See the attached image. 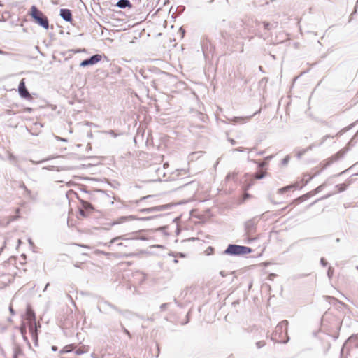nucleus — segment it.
Listing matches in <instances>:
<instances>
[{
  "label": "nucleus",
  "instance_id": "nucleus-1",
  "mask_svg": "<svg viewBox=\"0 0 358 358\" xmlns=\"http://www.w3.org/2000/svg\"><path fill=\"white\" fill-rule=\"evenodd\" d=\"M287 320H285L279 322L271 335V340L280 343H287L289 340L287 336Z\"/></svg>",
  "mask_w": 358,
  "mask_h": 358
},
{
  "label": "nucleus",
  "instance_id": "nucleus-2",
  "mask_svg": "<svg viewBox=\"0 0 358 358\" xmlns=\"http://www.w3.org/2000/svg\"><path fill=\"white\" fill-rule=\"evenodd\" d=\"M252 252V249L247 246L229 244L227 249L223 252L224 255L231 256H243Z\"/></svg>",
  "mask_w": 358,
  "mask_h": 358
},
{
  "label": "nucleus",
  "instance_id": "nucleus-3",
  "mask_svg": "<svg viewBox=\"0 0 358 358\" xmlns=\"http://www.w3.org/2000/svg\"><path fill=\"white\" fill-rule=\"evenodd\" d=\"M30 15L34 22L38 25L45 29H48L49 28L48 17L41 10H39L36 6H31Z\"/></svg>",
  "mask_w": 358,
  "mask_h": 358
},
{
  "label": "nucleus",
  "instance_id": "nucleus-4",
  "mask_svg": "<svg viewBox=\"0 0 358 358\" xmlns=\"http://www.w3.org/2000/svg\"><path fill=\"white\" fill-rule=\"evenodd\" d=\"M102 56L99 54L94 55L90 58L83 60L80 64V67H86L88 66L94 65L101 60Z\"/></svg>",
  "mask_w": 358,
  "mask_h": 358
},
{
  "label": "nucleus",
  "instance_id": "nucleus-5",
  "mask_svg": "<svg viewBox=\"0 0 358 358\" xmlns=\"http://www.w3.org/2000/svg\"><path fill=\"white\" fill-rule=\"evenodd\" d=\"M81 208H80V214L84 217H87L88 214L94 210L93 206L88 201L80 200Z\"/></svg>",
  "mask_w": 358,
  "mask_h": 358
},
{
  "label": "nucleus",
  "instance_id": "nucleus-6",
  "mask_svg": "<svg viewBox=\"0 0 358 358\" xmlns=\"http://www.w3.org/2000/svg\"><path fill=\"white\" fill-rule=\"evenodd\" d=\"M259 113H260V110H259L258 111L255 112L252 115L245 116V117H234L232 118H228L227 120H228L229 122H233L234 124H243L246 123L253 116H255L256 114Z\"/></svg>",
  "mask_w": 358,
  "mask_h": 358
},
{
  "label": "nucleus",
  "instance_id": "nucleus-7",
  "mask_svg": "<svg viewBox=\"0 0 358 358\" xmlns=\"http://www.w3.org/2000/svg\"><path fill=\"white\" fill-rule=\"evenodd\" d=\"M18 92H19V94L20 95V96L24 99H29L31 98L29 91L27 90V89L26 87L24 79H22L20 82V84L18 86Z\"/></svg>",
  "mask_w": 358,
  "mask_h": 358
},
{
  "label": "nucleus",
  "instance_id": "nucleus-8",
  "mask_svg": "<svg viewBox=\"0 0 358 358\" xmlns=\"http://www.w3.org/2000/svg\"><path fill=\"white\" fill-rule=\"evenodd\" d=\"M170 208H171V205H169V204L160 205V206H157L155 207L144 208V209L141 210V212L151 213H155V212L166 210L169 209Z\"/></svg>",
  "mask_w": 358,
  "mask_h": 358
},
{
  "label": "nucleus",
  "instance_id": "nucleus-9",
  "mask_svg": "<svg viewBox=\"0 0 358 358\" xmlns=\"http://www.w3.org/2000/svg\"><path fill=\"white\" fill-rule=\"evenodd\" d=\"M85 193L88 194L87 199L92 200V201H96L99 198H103L107 196L103 190H95L92 192H88L86 191Z\"/></svg>",
  "mask_w": 358,
  "mask_h": 358
},
{
  "label": "nucleus",
  "instance_id": "nucleus-10",
  "mask_svg": "<svg viewBox=\"0 0 358 358\" xmlns=\"http://www.w3.org/2000/svg\"><path fill=\"white\" fill-rule=\"evenodd\" d=\"M60 16L66 22H71L72 21V13L69 9L62 8L60 10Z\"/></svg>",
  "mask_w": 358,
  "mask_h": 358
},
{
  "label": "nucleus",
  "instance_id": "nucleus-11",
  "mask_svg": "<svg viewBox=\"0 0 358 358\" xmlns=\"http://www.w3.org/2000/svg\"><path fill=\"white\" fill-rule=\"evenodd\" d=\"M116 6L120 8L124 9L126 8H131L132 4L129 0H119L116 3Z\"/></svg>",
  "mask_w": 358,
  "mask_h": 358
},
{
  "label": "nucleus",
  "instance_id": "nucleus-12",
  "mask_svg": "<svg viewBox=\"0 0 358 358\" xmlns=\"http://www.w3.org/2000/svg\"><path fill=\"white\" fill-rule=\"evenodd\" d=\"M27 320L30 322V326H32V323H35V320H36L35 313H34V311L28 308L27 310ZM31 328L32 329V327H31Z\"/></svg>",
  "mask_w": 358,
  "mask_h": 358
},
{
  "label": "nucleus",
  "instance_id": "nucleus-13",
  "mask_svg": "<svg viewBox=\"0 0 358 358\" xmlns=\"http://www.w3.org/2000/svg\"><path fill=\"white\" fill-rule=\"evenodd\" d=\"M345 345H354L356 348L358 347V335L350 337Z\"/></svg>",
  "mask_w": 358,
  "mask_h": 358
},
{
  "label": "nucleus",
  "instance_id": "nucleus-14",
  "mask_svg": "<svg viewBox=\"0 0 358 358\" xmlns=\"http://www.w3.org/2000/svg\"><path fill=\"white\" fill-rule=\"evenodd\" d=\"M263 26H264V29H266V30H271V29L277 28L278 26V24L276 22H275L273 23H269V22H263Z\"/></svg>",
  "mask_w": 358,
  "mask_h": 358
},
{
  "label": "nucleus",
  "instance_id": "nucleus-15",
  "mask_svg": "<svg viewBox=\"0 0 358 358\" xmlns=\"http://www.w3.org/2000/svg\"><path fill=\"white\" fill-rule=\"evenodd\" d=\"M294 187H296V185H287L286 187L279 189L278 190V192L279 194H284L285 192H286L289 191V189H293Z\"/></svg>",
  "mask_w": 358,
  "mask_h": 358
},
{
  "label": "nucleus",
  "instance_id": "nucleus-16",
  "mask_svg": "<svg viewBox=\"0 0 358 358\" xmlns=\"http://www.w3.org/2000/svg\"><path fill=\"white\" fill-rule=\"evenodd\" d=\"M73 350V345H66L64 346L60 351V353L61 354H63V353H69V352H72Z\"/></svg>",
  "mask_w": 358,
  "mask_h": 358
},
{
  "label": "nucleus",
  "instance_id": "nucleus-17",
  "mask_svg": "<svg viewBox=\"0 0 358 358\" xmlns=\"http://www.w3.org/2000/svg\"><path fill=\"white\" fill-rule=\"evenodd\" d=\"M131 218H132V216H129V217H120L116 221L113 222L112 224L115 225V224H121V223L124 222V221H126L127 220L131 219Z\"/></svg>",
  "mask_w": 358,
  "mask_h": 358
},
{
  "label": "nucleus",
  "instance_id": "nucleus-18",
  "mask_svg": "<svg viewBox=\"0 0 358 358\" xmlns=\"http://www.w3.org/2000/svg\"><path fill=\"white\" fill-rule=\"evenodd\" d=\"M102 305H103V308H110L114 309L116 311L119 312L120 313H121V311L120 310H118V308L117 307H115V306L110 304V303H108L107 301H104Z\"/></svg>",
  "mask_w": 358,
  "mask_h": 358
},
{
  "label": "nucleus",
  "instance_id": "nucleus-19",
  "mask_svg": "<svg viewBox=\"0 0 358 358\" xmlns=\"http://www.w3.org/2000/svg\"><path fill=\"white\" fill-rule=\"evenodd\" d=\"M8 160L10 161L15 166H18L17 165V158L16 156L13 154H9Z\"/></svg>",
  "mask_w": 358,
  "mask_h": 358
},
{
  "label": "nucleus",
  "instance_id": "nucleus-20",
  "mask_svg": "<svg viewBox=\"0 0 358 358\" xmlns=\"http://www.w3.org/2000/svg\"><path fill=\"white\" fill-rule=\"evenodd\" d=\"M84 348H85V347H83V348H80L77 349L75 351V354L77 355H83V354L87 352L88 351V348H87L85 350Z\"/></svg>",
  "mask_w": 358,
  "mask_h": 358
},
{
  "label": "nucleus",
  "instance_id": "nucleus-21",
  "mask_svg": "<svg viewBox=\"0 0 358 358\" xmlns=\"http://www.w3.org/2000/svg\"><path fill=\"white\" fill-rule=\"evenodd\" d=\"M266 172L257 173L255 174V178L257 180L262 179L265 177Z\"/></svg>",
  "mask_w": 358,
  "mask_h": 358
},
{
  "label": "nucleus",
  "instance_id": "nucleus-22",
  "mask_svg": "<svg viewBox=\"0 0 358 358\" xmlns=\"http://www.w3.org/2000/svg\"><path fill=\"white\" fill-rule=\"evenodd\" d=\"M338 192H341L346 189L347 185L345 184H339L336 186Z\"/></svg>",
  "mask_w": 358,
  "mask_h": 358
},
{
  "label": "nucleus",
  "instance_id": "nucleus-23",
  "mask_svg": "<svg viewBox=\"0 0 358 358\" xmlns=\"http://www.w3.org/2000/svg\"><path fill=\"white\" fill-rule=\"evenodd\" d=\"M325 187V183L324 184H322L320 185H319L315 190H314V194H317V193H319L323 189L324 187Z\"/></svg>",
  "mask_w": 358,
  "mask_h": 358
},
{
  "label": "nucleus",
  "instance_id": "nucleus-24",
  "mask_svg": "<svg viewBox=\"0 0 358 358\" xmlns=\"http://www.w3.org/2000/svg\"><path fill=\"white\" fill-rule=\"evenodd\" d=\"M290 157L289 155H287L281 162L282 166H286L289 162Z\"/></svg>",
  "mask_w": 358,
  "mask_h": 358
},
{
  "label": "nucleus",
  "instance_id": "nucleus-25",
  "mask_svg": "<svg viewBox=\"0 0 358 358\" xmlns=\"http://www.w3.org/2000/svg\"><path fill=\"white\" fill-rule=\"evenodd\" d=\"M124 236H117V237H115L114 238H113L110 243H109V245H110L112 243L116 242L118 240H124Z\"/></svg>",
  "mask_w": 358,
  "mask_h": 358
},
{
  "label": "nucleus",
  "instance_id": "nucleus-26",
  "mask_svg": "<svg viewBox=\"0 0 358 358\" xmlns=\"http://www.w3.org/2000/svg\"><path fill=\"white\" fill-rule=\"evenodd\" d=\"M245 227L248 233H250L251 231L253 229V224L251 222L246 223Z\"/></svg>",
  "mask_w": 358,
  "mask_h": 358
},
{
  "label": "nucleus",
  "instance_id": "nucleus-27",
  "mask_svg": "<svg viewBox=\"0 0 358 358\" xmlns=\"http://www.w3.org/2000/svg\"><path fill=\"white\" fill-rule=\"evenodd\" d=\"M266 345V343L264 341H260L256 343V346L257 348H261L264 347Z\"/></svg>",
  "mask_w": 358,
  "mask_h": 358
},
{
  "label": "nucleus",
  "instance_id": "nucleus-28",
  "mask_svg": "<svg viewBox=\"0 0 358 358\" xmlns=\"http://www.w3.org/2000/svg\"><path fill=\"white\" fill-rule=\"evenodd\" d=\"M21 352V350L19 347H15L14 348V355H13V358H17V355Z\"/></svg>",
  "mask_w": 358,
  "mask_h": 358
},
{
  "label": "nucleus",
  "instance_id": "nucleus-29",
  "mask_svg": "<svg viewBox=\"0 0 358 358\" xmlns=\"http://www.w3.org/2000/svg\"><path fill=\"white\" fill-rule=\"evenodd\" d=\"M25 193H26V196H29L30 199H36V197H34L32 195V193H31V190H29V189H26Z\"/></svg>",
  "mask_w": 358,
  "mask_h": 358
},
{
  "label": "nucleus",
  "instance_id": "nucleus-30",
  "mask_svg": "<svg viewBox=\"0 0 358 358\" xmlns=\"http://www.w3.org/2000/svg\"><path fill=\"white\" fill-rule=\"evenodd\" d=\"M235 177H236V173H228L226 176V180H229L231 179H234Z\"/></svg>",
  "mask_w": 358,
  "mask_h": 358
},
{
  "label": "nucleus",
  "instance_id": "nucleus-31",
  "mask_svg": "<svg viewBox=\"0 0 358 358\" xmlns=\"http://www.w3.org/2000/svg\"><path fill=\"white\" fill-rule=\"evenodd\" d=\"M333 137H334V136H329V135H326V136H323V137H322V138L321 142L320 143V145L323 144L327 138H333Z\"/></svg>",
  "mask_w": 358,
  "mask_h": 358
},
{
  "label": "nucleus",
  "instance_id": "nucleus-32",
  "mask_svg": "<svg viewBox=\"0 0 358 358\" xmlns=\"http://www.w3.org/2000/svg\"><path fill=\"white\" fill-rule=\"evenodd\" d=\"M333 272H334V269L331 267H329L328 269V271H327V275L329 278H331V276L333 275Z\"/></svg>",
  "mask_w": 358,
  "mask_h": 358
},
{
  "label": "nucleus",
  "instance_id": "nucleus-33",
  "mask_svg": "<svg viewBox=\"0 0 358 358\" xmlns=\"http://www.w3.org/2000/svg\"><path fill=\"white\" fill-rule=\"evenodd\" d=\"M122 330L127 335H128L129 338H131L130 332L125 327H122Z\"/></svg>",
  "mask_w": 358,
  "mask_h": 358
},
{
  "label": "nucleus",
  "instance_id": "nucleus-34",
  "mask_svg": "<svg viewBox=\"0 0 358 358\" xmlns=\"http://www.w3.org/2000/svg\"><path fill=\"white\" fill-rule=\"evenodd\" d=\"M169 303H163L160 306V309L162 311H164L166 310V307L168 306Z\"/></svg>",
  "mask_w": 358,
  "mask_h": 358
},
{
  "label": "nucleus",
  "instance_id": "nucleus-35",
  "mask_svg": "<svg viewBox=\"0 0 358 358\" xmlns=\"http://www.w3.org/2000/svg\"><path fill=\"white\" fill-rule=\"evenodd\" d=\"M320 264L324 267L327 266V262L325 261L324 258H321L320 259Z\"/></svg>",
  "mask_w": 358,
  "mask_h": 358
},
{
  "label": "nucleus",
  "instance_id": "nucleus-36",
  "mask_svg": "<svg viewBox=\"0 0 358 358\" xmlns=\"http://www.w3.org/2000/svg\"><path fill=\"white\" fill-rule=\"evenodd\" d=\"M244 148L243 147H238L233 150V151L243 152Z\"/></svg>",
  "mask_w": 358,
  "mask_h": 358
},
{
  "label": "nucleus",
  "instance_id": "nucleus-37",
  "mask_svg": "<svg viewBox=\"0 0 358 358\" xmlns=\"http://www.w3.org/2000/svg\"><path fill=\"white\" fill-rule=\"evenodd\" d=\"M266 163L265 162H260L258 164V167L259 168H263L266 166Z\"/></svg>",
  "mask_w": 358,
  "mask_h": 358
},
{
  "label": "nucleus",
  "instance_id": "nucleus-38",
  "mask_svg": "<svg viewBox=\"0 0 358 358\" xmlns=\"http://www.w3.org/2000/svg\"><path fill=\"white\" fill-rule=\"evenodd\" d=\"M357 8H358V0L356 2L355 6V10H354L353 13H352V15H354L357 13Z\"/></svg>",
  "mask_w": 358,
  "mask_h": 358
},
{
  "label": "nucleus",
  "instance_id": "nucleus-39",
  "mask_svg": "<svg viewBox=\"0 0 358 358\" xmlns=\"http://www.w3.org/2000/svg\"><path fill=\"white\" fill-rule=\"evenodd\" d=\"M213 250V248L212 247H208L206 250L207 254L209 255L210 252H212Z\"/></svg>",
  "mask_w": 358,
  "mask_h": 358
},
{
  "label": "nucleus",
  "instance_id": "nucleus-40",
  "mask_svg": "<svg viewBox=\"0 0 358 358\" xmlns=\"http://www.w3.org/2000/svg\"><path fill=\"white\" fill-rule=\"evenodd\" d=\"M180 174H186L187 173V170L184 169H180Z\"/></svg>",
  "mask_w": 358,
  "mask_h": 358
},
{
  "label": "nucleus",
  "instance_id": "nucleus-41",
  "mask_svg": "<svg viewBox=\"0 0 358 358\" xmlns=\"http://www.w3.org/2000/svg\"><path fill=\"white\" fill-rule=\"evenodd\" d=\"M229 141L231 143V145H235L236 143V141L232 138H229Z\"/></svg>",
  "mask_w": 358,
  "mask_h": 358
},
{
  "label": "nucleus",
  "instance_id": "nucleus-42",
  "mask_svg": "<svg viewBox=\"0 0 358 358\" xmlns=\"http://www.w3.org/2000/svg\"><path fill=\"white\" fill-rule=\"evenodd\" d=\"M306 150H303L302 152H300L298 153V157L300 158L302 155H303L306 152Z\"/></svg>",
  "mask_w": 358,
  "mask_h": 358
},
{
  "label": "nucleus",
  "instance_id": "nucleus-43",
  "mask_svg": "<svg viewBox=\"0 0 358 358\" xmlns=\"http://www.w3.org/2000/svg\"><path fill=\"white\" fill-rule=\"evenodd\" d=\"M20 187L21 189H23L24 190V192L26 191V189H28L24 183H22V184L20 186Z\"/></svg>",
  "mask_w": 358,
  "mask_h": 358
},
{
  "label": "nucleus",
  "instance_id": "nucleus-44",
  "mask_svg": "<svg viewBox=\"0 0 358 358\" xmlns=\"http://www.w3.org/2000/svg\"><path fill=\"white\" fill-rule=\"evenodd\" d=\"M0 55H9V53L7 52H5V51H3V50H0Z\"/></svg>",
  "mask_w": 358,
  "mask_h": 358
},
{
  "label": "nucleus",
  "instance_id": "nucleus-45",
  "mask_svg": "<svg viewBox=\"0 0 358 358\" xmlns=\"http://www.w3.org/2000/svg\"><path fill=\"white\" fill-rule=\"evenodd\" d=\"M109 134H110V135H112V136H115V137L116 136V134L115 133V131H114L113 130H110V131H109Z\"/></svg>",
  "mask_w": 358,
  "mask_h": 358
},
{
  "label": "nucleus",
  "instance_id": "nucleus-46",
  "mask_svg": "<svg viewBox=\"0 0 358 358\" xmlns=\"http://www.w3.org/2000/svg\"><path fill=\"white\" fill-rule=\"evenodd\" d=\"M273 157V155H269V156H268V157H266V160H270V159H271Z\"/></svg>",
  "mask_w": 358,
  "mask_h": 358
},
{
  "label": "nucleus",
  "instance_id": "nucleus-47",
  "mask_svg": "<svg viewBox=\"0 0 358 358\" xmlns=\"http://www.w3.org/2000/svg\"><path fill=\"white\" fill-rule=\"evenodd\" d=\"M152 196H151V195H148V196H144V197L141 198V200L146 199L150 198V197H152Z\"/></svg>",
  "mask_w": 358,
  "mask_h": 358
},
{
  "label": "nucleus",
  "instance_id": "nucleus-48",
  "mask_svg": "<svg viewBox=\"0 0 358 358\" xmlns=\"http://www.w3.org/2000/svg\"><path fill=\"white\" fill-rule=\"evenodd\" d=\"M57 138H58V140L62 141H66V139L61 138V137H58Z\"/></svg>",
  "mask_w": 358,
  "mask_h": 358
},
{
  "label": "nucleus",
  "instance_id": "nucleus-49",
  "mask_svg": "<svg viewBox=\"0 0 358 358\" xmlns=\"http://www.w3.org/2000/svg\"><path fill=\"white\" fill-rule=\"evenodd\" d=\"M52 351H57V348L56 346H52Z\"/></svg>",
  "mask_w": 358,
  "mask_h": 358
},
{
  "label": "nucleus",
  "instance_id": "nucleus-50",
  "mask_svg": "<svg viewBox=\"0 0 358 358\" xmlns=\"http://www.w3.org/2000/svg\"><path fill=\"white\" fill-rule=\"evenodd\" d=\"M220 275L222 276V277H224L225 276V274H224V271H220Z\"/></svg>",
  "mask_w": 358,
  "mask_h": 358
},
{
  "label": "nucleus",
  "instance_id": "nucleus-51",
  "mask_svg": "<svg viewBox=\"0 0 358 358\" xmlns=\"http://www.w3.org/2000/svg\"><path fill=\"white\" fill-rule=\"evenodd\" d=\"M80 246L82 247V248H90L89 246H87L86 245H80Z\"/></svg>",
  "mask_w": 358,
  "mask_h": 358
},
{
  "label": "nucleus",
  "instance_id": "nucleus-52",
  "mask_svg": "<svg viewBox=\"0 0 358 358\" xmlns=\"http://www.w3.org/2000/svg\"><path fill=\"white\" fill-rule=\"evenodd\" d=\"M9 310L12 314H14V311L12 307H10Z\"/></svg>",
  "mask_w": 358,
  "mask_h": 358
},
{
  "label": "nucleus",
  "instance_id": "nucleus-53",
  "mask_svg": "<svg viewBox=\"0 0 358 358\" xmlns=\"http://www.w3.org/2000/svg\"><path fill=\"white\" fill-rule=\"evenodd\" d=\"M49 285H50V284H49V283H48V284L45 285V288H44V289H43V292H45V291L47 289V287L49 286Z\"/></svg>",
  "mask_w": 358,
  "mask_h": 358
},
{
  "label": "nucleus",
  "instance_id": "nucleus-54",
  "mask_svg": "<svg viewBox=\"0 0 358 358\" xmlns=\"http://www.w3.org/2000/svg\"><path fill=\"white\" fill-rule=\"evenodd\" d=\"M156 347H157V351L159 352V346L157 345H156ZM158 355H159V353L157 354V357H158Z\"/></svg>",
  "mask_w": 358,
  "mask_h": 358
},
{
  "label": "nucleus",
  "instance_id": "nucleus-55",
  "mask_svg": "<svg viewBox=\"0 0 358 358\" xmlns=\"http://www.w3.org/2000/svg\"><path fill=\"white\" fill-rule=\"evenodd\" d=\"M24 329L22 328L21 329V332H22V334H24Z\"/></svg>",
  "mask_w": 358,
  "mask_h": 358
},
{
  "label": "nucleus",
  "instance_id": "nucleus-56",
  "mask_svg": "<svg viewBox=\"0 0 358 358\" xmlns=\"http://www.w3.org/2000/svg\"><path fill=\"white\" fill-rule=\"evenodd\" d=\"M238 301H235V302L233 303L234 305L238 304Z\"/></svg>",
  "mask_w": 358,
  "mask_h": 358
},
{
  "label": "nucleus",
  "instance_id": "nucleus-57",
  "mask_svg": "<svg viewBox=\"0 0 358 358\" xmlns=\"http://www.w3.org/2000/svg\"><path fill=\"white\" fill-rule=\"evenodd\" d=\"M91 356H92V357H94V358L95 357V355H94V353H92V354L91 355Z\"/></svg>",
  "mask_w": 358,
  "mask_h": 358
},
{
  "label": "nucleus",
  "instance_id": "nucleus-58",
  "mask_svg": "<svg viewBox=\"0 0 358 358\" xmlns=\"http://www.w3.org/2000/svg\"><path fill=\"white\" fill-rule=\"evenodd\" d=\"M150 217H146V218H143V220H150Z\"/></svg>",
  "mask_w": 358,
  "mask_h": 358
},
{
  "label": "nucleus",
  "instance_id": "nucleus-59",
  "mask_svg": "<svg viewBox=\"0 0 358 358\" xmlns=\"http://www.w3.org/2000/svg\"><path fill=\"white\" fill-rule=\"evenodd\" d=\"M117 245H119V246H120V245H122V243H118V244H117Z\"/></svg>",
  "mask_w": 358,
  "mask_h": 358
},
{
  "label": "nucleus",
  "instance_id": "nucleus-60",
  "mask_svg": "<svg viewBox=\"0 0 358 358\" xmlns=\"http://www.w3.org/2000/svg\"><path fill=\"white\" fill-rule=\"evenodd\" d=\"M357 269H358V266H357Z\"/></svg>",
  "mask_w": 358,
  "mask_h": 358
}]
</instances>
